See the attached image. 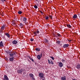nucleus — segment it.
I'll return each mask as SVG.
<instances>
[{
    "mask_svg": "<svg viewBox=\"0 0 80 80\" xmlns=\"http://www.w3.org/2000/svg\"><path fill=\"white\" fill-rule=\"evenodd\" d=\"M33 33L34 35H37V32H33Z\"/></svg>",
    "mask_w": 80,
    "mask_h": 80,
    "instance_id": "24",
    "label": "nucleus"
},
{
    "mask_svg": "<svg viewBox=\"0 0 80 80\" xmlns=\"http://www.w3.org/2000/svg\"><path fill=\"white\" fill-rule=\"evenodd\" d=\"M62 62L64 63V62H65V60H62Z\"/></svg>",
    "mask_w": 80,
    "mask_h": 80,
    "instance_id": "36",
    "label": "nucleus"
},
{
    "mask_svg": "<svg viewBox=\"0 0 80 80\" xmlns=\"http://www.w3.org/2000/svg\"><path fill=\"white\" fill-rule=\"evenodd\" d=\"M25 69H24V71H25Z\"/></svg>",
    "mask_w": 80,
    "mask_h": 80,
    "instance_id": "44",
    "label": "nucleus"
},
{
    "mask_svg": "<svg viewBox=\"0 0 80 80\" xmlns=\"http://www.w3.org/2000/svg\"><path fill=\"white\" fill-rule=\"evenodd\" d=\"M30 60L32 61V62H33V59L32 58V59H31Z\"/></svg>",
    "mask_w": 80,
    "mask_h": 80,
    "instance_id": "39",
    "label": "nucleus"
},
{
    "mask_svg": "<svg viewBox=\"0 0 80 80\" xmlns=\"http://www.w3.org/2000/svg\"><path fill=\"white\" fill-rule=\"evenodd\" d=\"M58 37H61V35L60 34H58Z\"/></svg>",
    "mask_w": 80,
    "mask_h": 80,
    "instance_id": "32",
    "label": "nucleus"
},
{
    "mask_svg": "<svg viewBox=\"0 0 80 80\" xmlns=\"http://www.w3.org/2000/svg\"><path fill=\"white\" fill-rule=\"evenodd\" d=\"M76 68H77V69H80V65L78 64L76 66Z\"/></svg>",
    "mask_w": 80,
    "mask_h": 80,
    "instance_id": "14",
    "label": "nucleus"
},
{
    "mask_svg": "<svg viewBox=\"0 0 80 80\" xmlns=\"http://www.w3.org/2000/svg\"><path fill=\"white\" fill-rule=\"evenodd\" d=\"M12 43L13 44H17V41L16 40L13 41L12 42Z\"/></svg>",
    "mask_w": 80,
    "mask_h": 80,
    "instance_id": "13",
    "label": "nucleus"
},
{
    "mask_svg": "<svg viewBox=\"0 0 80 80\" xmlns=\"http://www.w3.org/2000/svg\"><path fill=\"white\" fill-rule=\"evenodd\" d=\"M49 17V18H51V19L52 18V16L50 15Z\"/></svg>",
    "mask_w": 80,
    "mask_h": 80,
    "instance_id": "34",
    "label": "nucleus"
},
{
    "mask_svg": "<svg viewBox=\"0 0 80 80\" xmlns=\"http://www.w3.org/2000/svg\"><path fill=\"white\" fill-rule=\"evenodd\" d=\"M29 59H30V60H31L32 58L31 57H29Z\"/></svg>",
    "mask_w": 80,
    "mask_h": 80,
    "instance_id": "41",
    "label": "nucleus"
},
{
    "mask_svg": "<svg viewBox=\"0 0 80 80\" xmlns=\"http://www.w3.org/2000/svg\"><path fill=\"white\" fill-rule=\"evenodd\" d=\"M37 58L38 60H40L41 58V56H40V55H38Z\"/></svg>",
    "mask_w": 80,
    "mask_h": 80,
    "instance_id": "12",
    "label": "nucleus"
},
{
    "mask_svg": "<svg viewBox=\"0 0 80 80\" xmlns=\"http://www.w3.org/2000/svg\"><path fill=\"white\" fill-rule=\"evenodd\" d=\"M38 0H36V1H37V2H38Z\"/></svg>",
    "mask_w": 80,
    "mask_h": 80,
    "instance_id": "43",
    "label": "nucleus"
},
{
    "mask_svg": "<svg viewBox=\"0 0 80 80\" xmlns=\"http://www.w3.org/2000/svg\"><path fill=\"white\" fill-rule=\"evenodd\" d=\"M40 56L41 57H42V53H40Z\"/></svg>",
    "mask_w": 80,
    "mask_h": 80,
    "instance_id": "40",
    "label": "nucleus"
},
{
    "mask_svg": "<svg viewBox=\"0 0 80 80\" xmlns=\"http://www.w3.org/2000/svg\"><path fill=\"white\" fill-rule=\"evenodd\" d=\"M50 63L52 65H53V62L51 61Z\"/></svg>",
    "mask_w": 80,
    "mask_h": 80,
    "instance_id": "33",
    "label": "nucleus"
},
{
    "mask_svg": "<svg viewBox=\"0 0 80 80\" xmlns=\"http://www.w3.org/2000/svg\"><path fill=\"white\" fill-rule=\"evenodd\" d=\"M68 41L69 42H72V40L71 39L68 40Z\"/></svg>",
    "mask_w": 80,
    "mask_h": 80,
    "instance_id": "31",
    "label": "nucleus"
},
{
    "mask_svg": "<svg viewBox=\"0 0 80 80\" xmlns=\"http://www.w3.org/2000/svg\"><path fill=\"white\" fill-rule=\"evenodd\" d=\"M41 13H42V12L41 11Z\"/></svg>",
    "mask_w": 80,
    "mask_h": 80,
    "instance_id": "45",
    "label": "nucleus"
},
{
    "mask_svg": "<svg viewBox=\"0 0 80 80\" xmlns=\"http://www.w3.org/2000/svg\"><path fill=\"white\" fill-rule=\"evenodd\" d=\"M1 1H2V2H5L6 1V0H0Z\"/></svg>",
    "mask_w": 80,
    "mask_h": 80,
    "instance_id": "27",
    "label": "nucleus"
},
{
    "mask_svg": "<svg viewBox=\"0 0 80 80\" xmlns=\"http://www.w3.org/2000/svg\"><path fill=\"white\" fill-rule=\"evenodd\" d=\"M30 40H31V42H33V39H31Z\"/></svg>",
    "mask_w": 80,
    "mask_h": 80,
    "instance_id": "35",
    "label": "nucleus"
},
{
    "mask_svg": "<svg viewBox=\"0 0 80 80\" xmlns=\"http://www.w3.org/2000/svg\"><path fill=\"white\" fill-rule=\"evenodd\" d=\"M67 27H68V28H71V26H70V24H67Z\"/></svg>",
    "mask_w": 80,
    "mask_h": 80,
    "instance_id": "19",
    "label": "nucleus"
},
{
    "mask_svg": "<svg viewBox=\"0 0 80 80\" xmlns=\"http://www.w3.org/2000/svg\"><path fill=\"white\" fill-rule=\"evenodd\" d=\"M63 66V64L62 63V62H59L58 63V66L59 67H62Z\"/></svg>",
    "mask_w": 80,
    "mask_h": 80,
    "instance_id": "4",
    "label": "nucleus"
},
{
    "mask_svg": "<svg viewBox=\"0 0 80 80\" xmlns=\"http://www.w3.org/2000/svg\"><path fill=\"white\" fill-rule=\"evenodd\" d=\"M9 55L10 56V57H13V55L12 53H10L9 54Z\"/></svg>",
    "mask_w": 80,
    "mask_h": 80,
    "instance_id": "21",
    "label": "nucleus"
},
{
    "mask_svg": "<svg viewBox=\"0 0 80 80\" xmlns=\"http://www.w3.org/2000/svg\"><path fill=\"white\" fill-rule=\"evenodd\" d=\"M50 58H52V60H54V58L53 57H52V56H50Z\"/></svg>",
    "mask_w": 80,
    "mask_h": 80,
    "instance_id": "23",
    "label": "nucleus"
},
{
    "mask_svg": "<svg viewBox=\"0 0 80 80\" xmlns=\"http://www.w3.org/2000/svg\"><path fill=\"white\" fill-rule=\"evenodd\" d=\"M11 53L13 55H15L16 54L15 52H12Z\"/></svg>",
    "mask_w": 80,
    "mask_h": 80,
    "instance_id": "25",
    "label": "nucleus"
},
{
    "mask_svg": "<svg viewBox=\"0 0 80 80\" xmlns=\"http://www.w3.org/2000/svg\"><path fill=\"white\" fill-rule=\"evenodd\" d=\"M4 80H9L8 79V78L7 75H4Z\"/></svg>",
    "mask_w": 80,
    "mask_h": 80,
    "instance_id": "7",
    "label": "nucleus"
},
{
    "mask_svg": "<svg viewBox=\"0 0 80 80\" xmlns=\"http://www.w3.org/2000/svg\"><path fill=\"white\" fill-rule=\"evenodd\" d=\"M29 75L30 77H31V78H33L34 77L33 74L30 73L29 74Z\"/></svg>",
    "mask_w": 80,
    "mask_h": 80,
    "instance_id": "15",
    "label": "nucleus"
},
{
    "mask_svg": "<svg viewBox=\"0 0 80 80\" xmlns=\"http://www.w3.org/2000/svg\"><path fill=\"white\" fill-rule=\"evenodd\" d=\"M37 32V33H38H38H40V31H39L38 30H37V32Z\"/></svg>",
    "mask_w": 80,
    "mask_h": 80,
    "instance_id": "28",
    "label": "nucleus"
},
{
    "mask_svg": "<svg viewBox=\"0 0 80 80\" xmlns=\"http://www.w3.org/2000/svg\"><path fill=\"white\" fill-rule=\"evenodd\" d=\"M0 47H3V42L2 41L0 42Z\"/></svg>",
    "mask_w": 80,
    "mask_h": 80,
    "instance_id": "16",
    "label": "nucleus"
},
{
    "mask_svg": "<svg viewBox=\"0 0 80 80\" xmlns=\"http://www.w3.org/2000/svg\"><path fill=\"white\" fill-rule=\"evenodd\" d=\"M21 18L22 20V21H23V22H26V21H27V18L23 16H22Z\"/></svg>",
    "mask_w": 80,
    "mask_h": 80,
    "instance_id": "1",
    "label": "nucleus"
},
{
    "mask_svg": "<svg viewBox=\"0 0 80 80\" xmlns=\"http://www.w3.org/2000/svg\"><path fill=\"white\" fill-rule=\"evenodd\" d=\"M49 18L48 17V16H46V17H45V19L46 20H48V19Z\"/></svg>",
    "mask_w": 80,
    "mask_h": 80,
    "instance_id": "26",
    "label": "nucleus"
},
{
    "mask_svg": "<svg viewBox=\"0 0 80 80\" xmlns=\"http://www.w3.org/2000/svg\"><path fill=\"white\" fill-rule=\"evenodd\" d=\"M14 60V57H12L9 58V60L10 62H13Z\"/></svg>",
    "mask_w": 80,
    "mask_h": 80,
    "instance_id": "9",
    "label": "nucleus"
},
{
    "mask_svg": "<svg viewBox=\"0 0 80 80\" xmlns=\"http://www.w3.org/2000/svg\"><path fill=\"white\" fill-rule=\"evenodd\" d=\"M17 73H21V74H22V69L21 70H18V71H17Z\"/></svg>",
    "mask_w": 80,
    "mask_h": 80,
    "instance_id": "6",
    "label": "nucleus"
},
{
    "mask_svg": "<svg viewBox=\"0 0 80 80\" xmlns=\"http://www.w3.org/2000/svg\"><path fill=\"white\" fill-rule=\"evenodd\" d=\"M56 43H60V41H57Z\"/></svg>",
    "mask_w": 80,
    "mask_h": 80,
    "instance_id": "30",
    "label": "nucleus"
},
{
    "mask_svg": "<svg viewBox=\"0 0 80 80\" xmlns=\"http://www.w3.org/2000/svg\"><path fill=\"white\" fill-rule=\"evenodd\" d=\"M42 80H45V79H43Z\"/></svg>",
    "mask_w": 80,
    "mask_h": 80,
    "instance_id": "46",
    "label": "nucleus"
},
{
    "mask_svg": "<svg viewBox=\"0 0 80 80\" xmlns=\"http://www.w3.org/2000/svg\"><path fill=\"white\" fill-rule=\"evenodd\" d=\"M48 63L49 64H51V63H50V60L49 59L48 60Z\"/></svg>",
    "mask_w": 80,
    "mask_h": 80,
    "instance_id": "29",
    "label": "nucleus"
},
{
    "mask_svg": "<svg viewBox=\"0 0 80 80\" xmlns=\"http://www.w3.org/2000/svg\"><path fill=\"white\" fill-rule=\"evenodd\" d=\"M32 78V80H35V78Z\"/></svg>",
    "mask_w": 80,
    "mask_h": 80,
    "instance_id": "42",
    "label": "nucleus"
},
{
    "mask_svg": "<svg viewBox=\"0 0 80 80\" xmlns=\"http://www.w3.org/2000/svg\"><path fill=\"white\" fill-rule=\"evenodd\" d=\"M5 25H3L1 27V31L2 32L3 31L5 30Z\"/></svg>",
    "mask_w": 80,
    "mask_h": 80,
    "instance_id": "3",
    "label": "nucleus"
},
{
    "mask_svg": "<svg viewBox=\"0 0 80 80\" xmlns=\"http://www.w3.org/2000/svg\"><path fill=\"white\" fill-rule=\"evenodd\" d=\"M34 7L35 9H37L38 8V7L36 5H35L34 6Z\"/></svg>",
    "mask_w": 80,
    "mask_h": 80,
    "instance_id": "22",
    "label": "nucleus"
},
{
    "mask_svg": "<svg viewBox=\"0 0 80 80\" xmlns=\"http://www.w3.org/2000/svg\"><path fill=\"white\" fill-rule=\"evenodd\" d=\"M69 45L68 44H65L63 45V48H67V47H68Z\"/></svg>",
    "mask_w": 80,
    "mask_h": 80,
    "instance_id": "5",
    "label": "nucleus"
},
{
    "mask_svg": "<svg viewBox=\"0 0 80 80\" xmlns=\"http://www.w3.org/2000/svg\"><path fill=\"white\" fill-rule=\"evenodd\" d=\"M62 80H66V77L64 76L61 78Z\"/></svg>",
    "mask_w": 80,
    "mask_h": 80,
    "instance_id": "8",
    "label": "nucleus"
},
{
    "mask_svg": "<svg viewBox=\"0 0 80 80\" xmlns=\"http://www.w3.org/2000/svg\"><path fill=\"white\" fill-rule=\"evenodd\" d=\"M18 14H19L20 15L22 13V12L21 11H18Z\"/></svg>",
    "mask_w": 80,
    "mask_h": 80,
    "instance_id": "20",
    "label": "nucleus"
},
{
    "mask_svg": "<svg viewBox=\"0 0 80 80\" xmlns=\"http://www.w3.org/2000/svg\"><path fill=\"white\" fill-rule=\"evenodd\" d=\"M5 35L7 36L8 38H10V34H9V33H5Z\"/></svg>",
    "mask_w": 80,
    "mask_h": 80,
    "instance_id": "10",
    "label": "nucleus"
},
{
    "mask_svg": "<svg viewBox=\"0 0 80 80\" xmlns=\"http://www.w3.org/2000/svg\"><path fill=\"white\" fill-rule=\"evenodd\" d=\"M13 25H14V26H15L16 25V24H15V23H13Z\"/></svg>",
    "mask_w": 80,
    "mask_h": 80,
    "instance_id": "38",
    "label": "nucleus"
},
{
    "mask_svg": "<svg viewBox=\"0 0 80 80\" xmlns=\"http://www.w3.org/2000/svg\"><path fill=\"white\" fill-rule=\"evenodd\" d=\"M44 75V74H43V73H41L39 74V75H38L39 77L40 78H42L43 77Z\"/></svg>",
    "mask_w": 80,
    "mask_h": 80,
    "instance_id": "2",
    "label": "nucleus"
},
{
    "mask_svg": "<svg viewBox=\"0 0 80 80\" xmlns=\"http://www.w3.org/2000/svg\"><path fill=\"white\" fill-rule=\"evenodd\" d=\"M45 41H46V42L47 43V42H48V40H47V39H46V40H45Z\"/></svg>",
    "mask_w": 80,
    "mask_h": 80,
    "instance_id": "37",
    "label": "nucleus"
},
{
    "mask_svg": "<svg viewBox=\"0 0 80 80\" xmlns=\"http://www.w3.org/2000/svg\"><path fill=\"white\" fill-rule=\"evenodd\" d=\"M19 26L20 28H22L23 27V24L22 23H20L19 24Z\"/></svg>",
    "mask_w": 80,
    "mask_h": 80,
    "instance_id": "11",
    "label": "nucleus"
},
{
    "mask_svg": "<svg viewBox=\"0 0 80 80\" xmlns=\"http://www.w3.org/2000/svg\"><path fill=\"white\" fill-rule=\"evenodd\" d=\"M36 51H40V49L39 48H37L36 49Z\"/></svg>",
    "mask_w": 80,
    "mask_h": 80,
    "instance_id": "18",
    "label": "nucleus"
},
{
    "mask_svg": "<svg viewBox=\"0 0 80 80\" xmlns=\"http://www.w3.org/2000/svg\"><path fill=\"white\" fill-rule=\"evenodd\" d=\"M77 15H76V14H75V15H74L73 16V18H74V19H75V18H77Z\"/></svg>",
    "mask_w": 80,
    "mask_h": 80,
    "instance_id": "17",
    "label": "nucleus"
}]
</instances>
